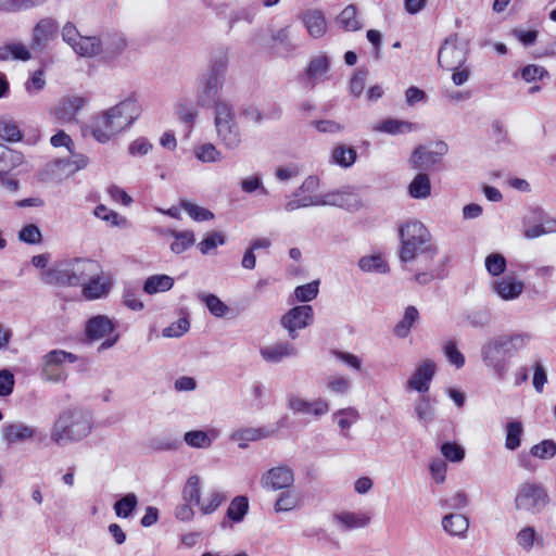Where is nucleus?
Segmentation results:
<instances>
[{"label":"nucleus","mask_w":556,"mask_h":556,"mask_svg":"<svg viewBox=\"0 0 556 556\" xmlns=\"http://www.w3.org/2000/svg\"><path fill=\"white\" fill-rule=\"evenodd\" d=\"M446 152L447 144L443 141L437 142L434 150H430L426 146H418L412 152L408 163L413 169L425 173L439 164Z\"/></svg>","instance_id":"10"},{"label":"nucleus","mask_w":556,"mask_h":556,"mask_svg":"<svg viewBox=\"0 0 556 556\" xmlns=\"http://www.w3.org/2000/svg\"><path fill=\"white\" fill-rule=\"evenodd\" d=\"M371 516L365 511H339L332 515V522L340 531L365 528L370 523Z\"/></svg>","instance_id":"18"},{"label":"nucleus","mask_w":556,"mask_h":556,"mask_svg":"<svg viewBox=\"0 0 556 556\" xmlns=\"http://www.w3.org/2000/svg\"><path fill=\"white\" fill-rule=\"evenodd\" d=\"M332 418L337 421L341 430H348L350 427L357 421L359 415L354 408H344L336 412Z\"/></svg>","instance_id":"59"},{"label":"nucleus","mask_w":556,"mask_h":556,"mask_svg":"<svg viewBox=\"0 0 556 556\" xmlns=\"http://www.w3.org/2000/svg\"><path fill=\"white\" fill-rule=\"evenodd\" d=\"M318 280L308 282L306 285L298 286L294 290V296L300 302H311L318 295Z\"/></svg>","instance_id":"61"},{"label":"nucleus","mask_w":556,"mask_h":556,"mask_svg":"<svg viewBox=\"0 0 556 556\" xmlns=\"http://www.w3.org/2000/svg\"><path fill=\"white\" fill-rule=\"evenodd\" d=\"M224 102L219 99V92H217L212 86L207 85L204 80L200 79L197 103L203 108H214L216 110V103Z\"/></svg>","instance_id":"36"},{"label":"nucleus","mask_w":556,"mask_h":556,"mask_svg":"<svg viewBox=\"0 0 556 556\" xmlns=\"http://www.w3.org/2000/svg\"><path fill=\"white\" fill-rule=\"evenodd\" d=\"M168 233L175 239L170 244V251L175 254H181L194 244L195 238L191 230H169Z\"/></svg>","instance_id":"37"},{"label":"nucleus","mask_w":556,"mask_h":556,"mask_svg":"<svg viewBox=\"0 0 556 556\" xmlns=\"http://www.w3.org/2000/svg\"><path fill=\"white\" fill-rule=\"evenodd\" d=\"M530 454L543 460L552 459L556 455V443L549 439L543 440L531 447Z\"/></svg>","instance_id":"57"},{"label":"nucleus","mask_w":556,"mask_h":556,"mask_svg":"<svg viewBox=\"0 0 556 556\" xmlns=\"http://www.w3.org/2000/svg\"><path fill=\"white\" fill-rule=\"evenodd\" d=\"M549 503L546 488L535 481H525L519 484L515 496V507L531 514L541 513Z\"/></svg>","instance_id":"7"},{"label":"nucleus","mask_w":556,"mask_h":556,"mask_svg":"<svg viewBox=\"0 0 556 556\" xmlns=\"http://www.w3.org/2000/svg\"><path fill=\"white\" fill-rule=\"evenodd\" d=\"M103 51L117 55L124 51L127 46L126 39L121 33H108L102 37Z\"/></svg>","instance_id":"44"},{"label":"nucleus","mask_w":556,"mask_h":556,"mask_svg":"<svg viewBox=\"0 0 556 556\" xmlns=\"http://www.w3.org/2000/svg\"><path fill=\"white\" fill-rule=\"evenodd\" d=\"M249 510V501L247 496H236L227 508V517L235 521L240 522Z\"/></svg>","instance_id":"48"},{"label":"nucleus","mask_w":556,"mask_h":556,"mask_svg":"<svg viewBox=\"0 0 556 556\" xmlns=\"http://www.w3.org/2000/svg\"><path fill=\"white\" fill-rule=\"evenodd\" d=\"M174 279L167 275H152L147 278L143 285V291L147 294L165 292L173 288Z\"/></svg>","instance_id":"35"},{"label":"nucleus","mask_w":556,"mask_h":556,"mask_svg":"<svg viewBox=\"0 0 556 556\" xmlns=\"http://www.w3.org/2000/svg\"><path fill=\"white\" fill-rule=\"evenodd\" d=\"M407 191L413 199H427L431 194V182L428 174L419 172L409 182Z\"/></svg>","instance_id":"30"},{"label":"nucleus","mask_w":556,"mask_h":556,"mask_svg":"<svg viewBox=\"0 0 556 556\" xmlns=\"http://www.w3.org/2000/svg\"><path fill=\"white\" fill-rule=\"evenodd\" d=\"M323 206H338L348 211H357L362 205L359 194L351 187H344L321 194Z\"/></svg>","instance_id":"13"},{"label":"nucleus","mask_w":556,"mask_h":556,"mask_svg":"<svg viewBox=\"0 0 556 556\" xmlns=\"http://www.w3.org/2000/svg\"><path fill=\"white\" fill-rule=\"evenodd\" d=\"M485 269L494 277L500 276L506 269V258L500 253H491L485 258Z\"/></svg>","instance_id":"63"},{"label":"nucleus","mask_w":556,"mask_h":556,"mask_svg":"<svg viewBox=\"0 0 556 556\" xmlns=\"http://www.w3.org/2000/svg\"><path fill=\"white\" fill-rule=\"evenodd\" d=\"M93 429V419L89 410L68 407L56 417L50 430V439L59 446L86 439Z\"/></svg>","instance_id":"3"},{"label":"nucleus","mask_w":556,"mask_h":556,"mask_svg":"<svg viewBox=\"0 0 556 556\" xmlns=\"http://www.w3.org/2000/svg\"><path fill=\"white\" fill-rule=\"evenodd\" d=\"M313 319V307L311 305H299L289 309L281 317L280 324L288 331L289 337L294 340L299 337L298 330L308 327Z\"/></svg>","instance_id":"12"},{"label":"nucleus","mask_w":556,"mask_h":556,"mask_svg":"<svg viewBox=\"0 0 556 556\" xmlns=\"http://www.w3.org/2000/svg\"><path fill=\"white\" fill-rule=\"evenodd\" d=\"M419 318V312L418 309L409 305L406 307L404 312L403 318L399 321V324L394 328V332L400 338H405L409 331L415 321H417Z\"/></svg>","instance_id":"42"},{"label":"nucleus","mask_w":556,"mask_h":556,"mask_svg":"<svg viewBox=\"0 0 556 556\" xmlns=\"http://www.w3.org/2000/svg\"><path fill=\"white\" fill-rule=\"evenodd\" d=\"M180 206L188 213V215L192 219L197 222L211 220L214 218V214L210 210L193 204L188 200H181Z\"/></svg>","instance_id":"56"},{"label":"nucleus","mask_w":556,"mask_h":556,"mask_svg":"<svg viewBox=\"0 0 556 556\" xmlns=\"http://www.w3.org/2000/svg\"><path fill=\"white\" fill-rule=\"evenodd\" d=\"M414 413L424 427H427L435 418V408L428 395L419 396L414 403Z\"/></svg>","instance_id":"29"},{"label":"nucleus","mask_w":556,"mask_h":556,"mask_svg":"<svg viewBox=\"0 0 556 556\" xmlns=\"http://www.w3.org/2000/svg\"><path fill=\"white\" fill-rule=\"evenodd\" d=\"M138 505V498L135 493H128L115 502L114 510L117 517L128 518Z\"/></svg>","instance_id":"53"},{"label":"nucleus","mask_w":556,"mask_h":556,"mask_svg":"<svg viewBox=\"0 0 556 556\" xmlns=\"http://www.w3.org/2000/svg\"><path fill=\"white\" fill-rule=\"evenodd\" d=\"M182 500L186 503L200 506L201 500V481L197 475L190 476L182 490Z\"/></svg>","instance_id":"39"},{"label":"nucleus","mask_w":556,"mask_h":556,"mask_svg":"<svg viewBox=\"0 0 556 556\" xmlns=\"http://www.w3.org/2000/svg\"><path fill=\"white\" fill-rule=\"evenodd\" d=\"M275 433V430L269 429L267 427H258V428H241L236 430L230 439L235 442H238V446L240 448H245L249 442L257 441L261 439L269 438Z\"/></svg>","instance_id":"22"},{"label":"nucleus","mask_w":556,"mask_h":556,"mask_svg":"<svg viewBox=\"0 0 556 556\" xmlns=\"http://www.w3.org/2000/svg\"><path fill=\"white\" fill-rule=\"evenodd\" d=\"M358 267L365 273L387 274L389 271V265L380 254L361 257L358 261Z\"/></svg>","instance_id":"40"},{"label":"nucleus","mask_w":556,"mask_h":556,"mask_svg":"<svg viewBox=\"0 0 556 556\" xmlns=\"http://www.w3.org/2000/svg\"><path fill=\"white\" fill-rule=\"evenodd\" d=\"M0 138L9 142H16L22 139V132L17 124L8 116L0 117Z\"/></svg>","instance_id":"49"},{"label":"nucleus","mask_w":556,"mask_h":556,"mask_svg":"<svg viewBox=\"0 0 556 556\" xmlns=\"http://www.w3.org/2000/svg\"><path fill=\"white\" fill-rule=\"evenodd\" d=\"M226 242V238L220 231L210 232L199 244V251L206 255L215 250L218 245H223Z\"/></svg>","instance_id":"58"},{"label":"nucleus","mask_w":556,"mask_h":556,"mask_svg":"<svg viewBox=\"0 0 556 556\" xmlns=\"http://www.w3.org/2000/svg\"><path fill=\"white\" fill-rule=\"evenodd\" d=\"M413 128V125L408 122L397 121L393 118H388L376 126H374L375 131L387 132L391 135L409 132Z\"/></svg>","instance_id":"47"},{"label":"nucleus","mask_w":556,"mask_h":556,"mask_svg":"<svg viewBox=\"0 0 556 556\" xmlns=\"http://www.w3.org/2000/svg\"><path fill=\"white\" fill-rule=\"evenodd\" d=\"M440 503L443 508L457 510L467 507L469 500L466 492L460 490L442 500Z\"/></svg>","instance_id":"64"},{"label":"nucleus","mask_w":556,"mask_h":556,"mask_svg":"<svg viewBox=\"0 0 556 556\" xmlns=\"http://www.w3.org/2000/svg\"><path fill=\"white\" fill-rule=\"evenodd\" d=\"M517 543L518 545L529 552L534 544L542 545L543 538L539 536L535 529L533 527H525L517 533Z\"/></svg>","instance_id":"52"},{"label":"nucleus","mask_w":556,"mask_h":556,"mask_svg":"<svg viewBox=\"0 0 556 556\" xmlns=\"http://www.w3.org/2000/svg\"><path fill=\"white\" fill-rule=\"evenodd\" d=\"M219 435L220 431L216 428H210L206 431L191 430L185 433L184 441L190 447L208 448Z\"/></svg>","instance_id":"23"},{"label":"nucleus","mask_w":556,"mask_h":556,"mask_svg":"<svg viewBox=\"0 0 556 556\" xmlns=\"http://www.w3.org/2000/svg\"><path fill=\"white\" fill-rule=\"evenodd\" d=\"M519 74L526 83H534L536 80H542L543 78L548 77V72L546 68L536 64L526 65L520 70Z\"/></svg>","instance_id":"62"},{"label":"nucleus","mask_w":556,"mask_h":556,"mask_svg":"<svg viewBox=\"0 0 556 556\" xmlns=\"http://www.w3.org/2000/svg\"><path fill=\"white\" fill-rule=\"evenodd\" d=\"M465 320L472 328H484L492 321L491 311L486 307H480L467 312L464 315Z\"/></svg>","instance_id":"43"},{"label":"nucleus","mask_w":556,"mask_h":556,"mask_svg":"<svg viewBox=\"0 0 556 556\" xmlns=\"http://www.w3.org/2000/svg\"><path fill=\"white\" fill-rule=\"evenodd\" d=\"M468 42L458 37L457 34L444 40L438 52V63L445 70H457L462 67L468 55Z\"/></svg>","instance_id":"8"},{"label":"nucleus","mask_w":556,"mask_h":556,"mask_svg":"<svg viewBox=\"0 0 556 556\" xmlns=\"http://www.w3.org/2000/svg\"><path fill=\"white\" fill-rule=\"evenodd\" d=\"M139 116V108L135 100L126 99L118 104L94 115L84 132L89 131L99 143H106L127 128Z\"/></svg>","instance_id":"2"},{"label":"nucleus","mask_w":556,"mask_h":556,"mask_svg":"<svg viewBox=\"0 0 556 556\" xmlns=\"http://www.w3.org/2000/svg\"><path fill=\"white\" fill-rule=\"evenodd\" d=\"M336 23L345 31H357L363 27L354 4L346 5L336 17Z\"/></svg>","instance_id":"28"},{"label":"nucleus","mask_w":556,"mask_h":556,"mask_svg":"<svg viewBox=\"0 0 556 556\" xmlns=\"http://www.w3.org/2000/svg\"><path fill=\"white\" fill-rule=\"evenodd\" d=\"M299 18L312 38L319 39L326 35L328 23L320 9H307L299 15Z\"/></svg>","instance_id":"17"},{"label":"nucleus","mask_w":556,"mask_h":556,"mask_svg":"<svg viewBox=\"0 0 556 556\" xmlns=\"http://www.w3.org/2000/svg\"><path fill=\"white\" fill-rule=\"evenodd\" d=\"M34 434L33 428L23 422L8 424L3 429V439L8 443H17L30 439Z\"/></svg>","instance_id":"31"},{"label":"nucleus","mask_w":556,"mask_h":556,"mask_svg":"<svg viewBox=\"0 0 556 556\" xmlns=\"http://www.w3.org/2000/svg\"><path fill=\"white\" fill-rule=\"evenodd\" d=\"M260 483L265 490H287L294 483V472L285 465L273 467L262 475Z\"/></svg>","instance_id":"14"},{"label":"nucleus","mask_w":556,"mask_h":556,"mask_svg":"<svg viewBox=\"0 0 556 556\" xmlns=\"http://www.w3.org/2000/svg\"><path fill=\"white\" fill-rule=\"evenodd\" d=\"M88 103V99L79 96H71L63 98L59 105L54 109L55 117L61 122L75 121L76 115Z\"/></svg>","instance_id":"19"},{"label":"nucleus","mask_w":556,"mask_h":556,"mask_svg":"<svg viewBox=\"0 0 556 556\" xmlns=\"http://www.w3.org/2000/svg\"><path fill=\"white\" fill-rule=\"evenodd\" d=\"M100 269L98 262L89 258H73L58 263L46 269L41 279L47 285L55 286H83L91 279Z\"/></svg>","instance_id":"4"},{"label":"nucleus","mask_w":556,"mask_h":556,"mask_svg":"<svg viewBox=\"0 0 556 556\" xmlns=\"http://www.w3.org/2000/svg\"><path fill=\"white\" fill-rule=\"evenodd\" d=\"M442 527L452 536L465 539L469 529V519L463 514H447L442 518Z\"/></svg>","instance_id":"25"},{"label":"nucleus","mask_w":556,"mask_h":556,"mask_svg":"<svg viewBox=\"0 0 556 556\" xmlns=\"http://www.w3.org/2000/svg\"><path fill=\"white\" fill-rule=\"evenodd\" d=\"M116 326L105 315L91 317L85 328L86 336L91 341H98L108 337L99 346V351L112 348L118 341L119 334L114 333Z\"/></svg>","instance_id":"9"},{"label":"nucleus","mask_w":556,"mask_h":556,"mask_svg":"<svg viewBox=\"0 0 556 556\" xmlns=\"http://www.w3.org/2000/svg\"><path fill=\"white\" fill-rule=\"evenodd\" d=\"M530 341L528 333L502 334L490 339L481 349V357L488 367L503 377L505 365L503 363L506 356H511L522 350Z\"/></svg>","instance_id":"5"},{"label":"nucleus","mask_w":556,"mask_h":556,"mask_svg":"<svg viewBox=\"0 0 556 556\" xmlns=\"http://www.w3.org/2000/svg\"><path fill=\"white\" fill-rule=\"evenodd\" d=\"M75 53L84 58H93L103 52L102 38L97 36H81L73 47Z\"/></svg>","instance_id":"27"},{"label":"nucleus","mask_w":556,"mask_h":556,"mask_svg":"<svg viewBox=\"0 0 556 556\" xmlns=\"http://www.w3.org/2000/svg\"><path fill=\"white\" fill-rule=\"evenodd\" d=\"M435 371V363L432 359H424L417 365L415 371L408 378L406 389L419 393L428 392Z\"/></svg>","instance_id":"15"},{"label":"nucleus","mask_w":556,"mask_h":556,"mask_svg":"<svg viewBox=\"0 0 556 556\" xmlns=\"http://www.w3.org/2000/svg\"><path fill=\"white\" fill-rule=\"evenodd\" d=\"M356 157V150L352 147H346L344 144L336 147L331 153L332 162L342 167L352 166L355 163Z\"/></svg>","instance_id":"41"},{"label":"nucleus","mask_w":556,"mask_h":556,"mask_svg":"<svg viewBox=\"0 0 556 556\" xmlns=\"http://www.w3.org/2000/svg\"><path fill=\"white\" fill-rule=\"evenodd\" d=\"M31 51L22 42H9L0 47V62L21 61L26 62L31 59Z\"/></svg>","instance_id":"26"},{"label":"nucleus","mask_w":556,"mask_h":556,"mask_svg":"<svg viewBox=\"0 0 556 556\" xmlns=\"http://www.w3.org/2000/svg\"><path fill=\"white\" fill-rule=\"evenodd\" d=\"M214 125L219 142L228 150H236L242 142V136L233 106L228 102L216 103Z\"/></svg>","instance_id":"6"},{"label":"nucleus","mask_w":556,"mask_h":556,"mask_svg":"<svg viewBox=\"0 0 556 556\" xmlns=\"http://www.w3.org/2000/svg\"><path fill=\"white\" fill-rule=\"evenodd\" d=\"M522 433L523 427L520 421H509L506 425L505 447L509 451H516L521 444Z\"/></svg>","instance_id":"45"},{"label":"nucleus","mask_w":556,"mask_h":556,"mask_svg":"<svg viewBox=\"0 0 556 556\" xmlns=\"http://www.w3.org/2000/svg\"><path fill=\"white\" fill-rule=\"evenodd\" d=\"M77 356L75 354L62 351L53 350L45 356V364L42 368V378L52 381L60 382L66 378V372L62 367L64 362L75 363Z\"/></svg>","instance_id":"11"},{"label":"nucleus","mask_w":556,"mask_h":556,"mask_svg":"<svg viewBox=\"0 0 556 556\" xmlns=\"http://www.w3.org/2000/svg\"><path fill=\"white\" fill-rule=\"evenodd\" d=\"M23 154L0 143V176L22 164Z\"/></svg>","instance_id":"34"},{"label":"nucleus","mask_w":556,"mask_h":556,"mask_svg":"<svg viewBox=\"0 0 556 556\" xmlns=\"http://www.w3.org/2000/svg\"><path fill=\"white\" fill-rule=\"evenodd\" d=\"M198 299L205 303L210 313L216 317H223L228 312V307L216 295L206 294L204 292L198 293Z\"/></svg>","instance_id":"55"},{"label":"nucleus","mask_w":556,"mask_h":556,"mask_svg":"<svg viewBox=\"0 0 556 556\" xmlns=\"http://www.w3.org/2000/svg\"><path fill=\"white\" fill-rule=\"evenodd\" d=\"M399 258L405 266L422 264L428 267L433 263L439 250L427 227L418 220H409L399 229Z\"/></svg>","instance_id":"1"},{"label":"nucleus","mask_w":556,"mask_h":556,"mask_svg":"<svg viewBox=\"0 0 556 556\" xmlns=\"http://www.w3.org/2000/svg\"><path fill=\"white\" fill-rule=\"evenodd\" d=\"M58 22L52 17H46L37 23V46L42 41H49L58 34Z\"/></svg>","instance_id":"46"},{"label":"nucleus","mask_w":556,"mask_h":556,"mask_svg":"<svg viewBox=\"0 0 556 556\" xmlns=\"http://www.w3.org/2000/svg\"><path fill=\"white\" fill-rule=\"evenodd\" d=\"M260 354L267 363H280L288 357L296 356L298 350L289 342H277L260 350Z\"/></svg>","instance_id":"21"},{"label":"nucleus","mask_w":556,"mask_h":556,"mask_svg":"<svg viewBox=\"0 0 556 556\" xmlns=\"http://www.w3.org/2000/svg\"><path fill=\"white\" fill-rule=\"evenodd\" d=\"M492 288L501 299L510 301L517 299L522 293L525 283L507 276L494 281Z\"/></svg>","instance_id":"24"},{"label":"nucleus","mask_w":556,"mask_h":556,"mask_svg":"<svg viewBox=\"0 0 556 556\" xmlns=\"http://www.w3.org/2000/svg\"><path fill=\"white\" fill-rule=\"evenodd\" d=\"M329 68L330 63L326 54H318L312 58L305 70L306 87L309 89L315 88L319 81L327 77Z\"/></svg>","instance_id":"20"},{"label":"nucleus","mask_w":556,"mask_h":556,"mask_svg":"<svg viewBox=\"0 0 556 556\" xmlns=\"http://www.w3.org/2000/svg\"><path fill=\"white\" fill-rule=\"evenodd\" d=\"M228 50L226 48H217L212 52L206 73L225 78L228 70Z\"/></svg>","instance_id":"32"},{"label":"nucleus","mask_w":556,"mask_h":556,"mask_svg":"<svg viewBox=\"0 0 556 556\" xmlns=\"http://www.w3.org/2000/svg\"><path fill=\"white\" fill-rule=\"evenodd\" d=\"M271 48H276L286 53H291L296 46L290 39V26H286L273 31L270 36Z\"/></svg>","instance_id":"38"},{"label":"nucleus","mask_w":556,"mask_h":556,"mask_svg":"<svg viewBox=\"0 0 556 556\" xmlns=\"http://www.w3.org/2000/svg\"><path fill=\"white\" fill-rule=\"evenodd\" d=\"M194 156L203 163L219 162L223 159L222 152L213 143H202L194 147Z\"/></svg>","instance_id":"50"},{"label":"nucleus","mask_w":556,"mask_h":556,"mask_svg":"<svg viewBox=\"0 0 556 556\" xmlns=\"http://www.w3.org/2000/svg\"><path fill=\"white\" fill-rule=\"evenodd\" d=\"M443 353L446 356L448 363L456 368H462L465 365V356L457 349V343L454 340H448L443 345Z\"/></svg>","instance_id":"60"},{"label":"nucleus","mask_w":556,"mask_h":556,"mask_svg":"<svg viewBox=\"0 0 556 556\" xmlns=\"http://www.w3.org/2000/svg\"><path fill=\"white\" fill-rule=\"evenodd\" d=\"M227 494L220 491H212L207 497L203 500L199 506L203 515L214 513L224 502L227 501Z\"/></svg>","instance_id":"54"},{"label":"nucleus","mask_w":556,"mask_h":556,"mask_svg":"<svg viewBox=\"0 0 556 556\" xmlns=\"http://www.w3.org/2000/svg\"><path fill=\"white\" fill-rule=\"evenodd\" d=\"M288 407L294 413L312 415L319 418L329 412V403L324 399H316L312 402L295 394L288 395Z\"/></svg>","instance_id":"16"},{"label":"nucleus","mask_w":556,"mask_h":556,"mask_svg":"<svg viewBox=\"0 0 556 556\" xmlns=\"http://www.w3.org/2000/svg\"><path fill=\"white\" fill-rule=\"evenodd\" d=\"M299 496L287 489L281 492L274 504L275 513H287L295 509L299 506Z\"/></svg>","instance_id":"51"},{"label":"nucleus","mask_w":556,"mask_h":556,"mask_svg":"<svg viewBox=\"0 0 556 556\" xmlns=\"http://www.w3.org/2000/svg\"><path fill=\"white\" fill-rule=\"evenodd\" d=\"M109 283L100 277V270L83 285V294L87 299H99L109 292Z\"/></svg>","instance_id":"33"}]
</instances>
